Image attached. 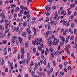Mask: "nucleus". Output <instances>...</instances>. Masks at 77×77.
<instances>
[{"instance_id": "obj_38", "label": "nucleus", "mask_w": 77, "mask_h": 77, "mask_svg": "<svg viewBox=\"0 0 77 77\" xmlns=\"http://www.w3.org/2000/svg\"><path fill=\"white\" fill-rule=\"evenodd\" d=\"M68 42V38H67L66 39L65 43L66 44Z\"/></svg>"}, {"instance_id": "obj_37", "label": "nucleus", "mask_w": 77, "mask_h": 77, "mask_svg": "<svg viewBox=\"0 0 77 77\" xmlns=\"http://www.w3.org/2000/svg\"><path fill=\"white\" fill-rule=\"evenodd\" d=\"M34 65V64L33 63V62L31 61V66H33Z\"/></svg>"}, {"instance_id": "obj_8", "label": "nucleus", "mask_w": 77, "mask_h": 77, "mask_svg": "<svg viewBox=\"0 0 77 77\" xmlns=\"http://www.w3.org/2000/svg\"><path fill=\"white\" fill-rule=\"evenodd\" d=\"M0 17H2V19L6 18L5 16V14L4 13H2L0 14Z\"/></svg>"}, {"instance_id": "obj_5", "label": "nucleus", "mask_w": 77, "mask_h": 77, "mask_svg": "<svg viewBox=\"0 0 77 77\" xmlns=\"http://www.w3.org/2000/svg\"><path fill=\"white\" fill-rule=\"evenodd\" d=\"M59 39H61V41H63V42H65V38L62 36L60 35L59 37Z\"/></svg>"}, {"instance_id": "obj_39", "label": "nucleus", "mask_w": 77, "mask_h": 77, "mask_svg": "<svg viewBox=\"0 0 77 77\" xmlns=\"http://www.w3.org/2000/svg\"><path fill=\"white\" fill-rule=\"evenodd\" d=\"M5 72H8V69L6 68L5 69Z\"/></svg>"}, {"instance_id": "obj_45", "label": "nucleus", "mask_w": 77, "mask_h": 77, "mask_svg": "<svg viewBox=\"0 0 77 77\" xmlns=\"http://www.w3.org/2000/svg\"><path fill=\"white\" fill-rule=\"evenodd\" d=\"M49 51H50L52 53H53V49L51 48H50L49 49Z\"/></svg>"}, {"instance_id": "obj_48", "label": "nucleus", "mask_w": 77, "mask_h": 77, "mask_svg": "<svg viewBox=\"0 0 77 77\" xmlns=\"http://www.w3.org/2000/svg\"><path fill=\"white\" fill-rule=\"evenodd\" d=\"M27 27H28V28H29V29H30V23H28Z\"/></svg>"}, {"instance_id": "obj_64", "label": "nucleus", "mask_w": 77, "mask_h": 77, "mask_svg": "<svg viewBox=\"0 0 77 77\" xmlns=\"http://www.w3.org/2000/svg\"><path fill=\"white\" fill-rule=\"evenodd\" d=\"M64 42H61V45H62V46H63V43H64Z\"/></svg>"}, {"instance_id": "obj_4", "label": "nucleus", "mask_w": 77, "mask_h": 77, "mask_svg": "<svg viewBox=\"0 0 77 77\" xmlns=\"http://www.w3.org/2000/svg\"><path fill=\"white\" fill-rule=\"evenodd\" d=\"M45 7V9H46L47 11H49L50 10H51V7L49 6L48 5H46Z\"/></svg>"}, {"instance_id": "obj_11", "label": "nucleus", "mask_w": 77, "mask_h": 77, "mask_svg": "<svg viewBox=\"0 0 77 77\" xmlns=\"http://www.w3.org/2000/svg\"><path fill=\"white\" fill-rule=\"evenodd\" d=\"M60 23H63V26H66V23H67V21H64L63 22V20H62L60 21Z\"/></svg>"}, {"instance_id": "obj_10", "label": "nucleus", "mask_w": 77, "mask_h": 77, "mask_svg": "<svg viewBox=\"0 0 77 77\" xmlns=\"http://www.w3.org/2000/svg\"><path fill=\"white\" fill-rule=\"evenodd\" d=\"M33 29L34 32L33 35L35 36L36 35V28H35V27H33Z\"/></svg>"}, {"instance_id": "obj_27", "label": "nucleus", "mask_w": 77, "mask_h": 77, "mask_svg": "<svg viewBox=\"0 0 77 77\" xmlns=\"http://www.w3.org/2000/svg\"><path fill=\"white\" fill-rule=\"evenodd\" d=\"M50 67V64L49 63H48V65L47 66V68L48 69H49V68Z\"/></svg>"}, {"instance_id": "obj_52", "label": "nucleus", "mask_w": 77, "mask_h": 77, "mask_svg": "<svg viewBox=\"0 0 77 77\" xmlns=\"http://www.w3.org/2000/svg\"><path fill=\"white\" fill-rule=\"evenodd\" d=\"M19 9V7H17L16 8V10L15 12H17V11H19L20 10Z\"/></svg>"}, {"instance_id": "obj_36", "label": "nucleus", "mask_w": 77, "mask_h": 77, "mask_svg": "<svg viewBox=\"0 0 77 77\" xmlns=\"http://www.w3.org/2000/svg\"><path fill=\"white\" fill-rule=\"evenodd\" d=\"M63 66H62V65L61 64H60L59 65V67L60 68V69H61L62 68Z\"/></svg>"}, {"instance_id": "obj_53", "label": "nucleus", "mask_w": 77, "mask_h": 77, "mask_svg": "<svg viewBox=\"0 0 77 77\" xmlns=\"http://www.w3.org/2000/svg\"><path fill=\"white\" fill-rule=\"evenodd\" d=\"M51 57H52V58H53L54 57V54H53V53H52L51 54Z\"/></svg>"}, {"instance_id": "obj_32", "label": "nucleus", "mask_w": 77, "mask_h": 77, "mask_svg": "<svg viewBox=\"0 0 77 77\" xmlns=\"http://www.w3.org/2000/svg\"><path fill=\"white\" fill-rule=\"evenodd\" d=\"M43 63L44 64V65H46V64H47V61H46V60H45L44 61Z\"/></svg>"}, {"instance_id": "obj_63", "label": "nucleus", "mask_w": 77, "mask_h": 77, "mask_svg": "<svg viewBox=\"0 0 77 77\" xmlns=\"http://www.w3.org/2000/svg\"><path fill=\"white\" fill-rule=\"evenodd\" d=\"M56 8V7L55 6H54L52 7V9L53 10H55Z\"/></svg>"}, {"instance_id": "obj_21", "label": "nucleus", "mask_w": 77, "mask_h": 77, "mask_svg": "<svg viewBox=\"0 0 77 77\" xmlns=\"http://www.w3.org/2000/svg\"><path fill=\"white\" fill-rule=\"evenodd\" d=\"M24 15H28V14H29V11H28L27 12L25 11L24 13Z\"/></svg>"}, {"instance_id": "obj_19", "label": "nucleus", "mask_w": 77, "mask_h": 77, "mask_svg": "<svg viewBox=\"0 0 77 77\" xmlns=\"http://www.w3.org/2000/svg\"><path fill=\"white\" fill-rule=\"evenodd\" d=\"M10 6L11 8H14L15 7H16V5L14 4H11L10 5Z\"/></svg>"}, {"instance_id": "obj_44", "label": "nucleus", "mask_w": 77, "mask_h": 77, "mask_svg": "<svg viewBox=\"0 0 77 77\" xmlns=\"http://www.w3.org/2000/svg\"><path fill=\"white\" fill-rule=\"evenodd\" d=\"M69 26V22H67V23L66 24V27H68Z\"/></svg>"}, {"instance_id": "obj_18", "label": "nucleus", "mask_w": 77, "mask_h": 77, "mask_svg": "<svg viewBox=\"0 0 77 77\" xmlns=\"http://www.w3.org/2000/svg\"><path fill=\"white\" fill-rule=\"evenodd\" d=\"M66 47L68 49H69V48H70V47H71V45L69 44H68L67 45H65Z\"/></svg>"}, {"instance_id": "obj_55", "label": "nucleus", "mask_w": 77, "mask_h": 77, "mask_svg": "<svg viewBox=\"0 0 77 77\" xmlns=\"http://www.w3.org/2000/svg\"><path fill=\"white\" fill-rule=\"evenodd\" d=\"M14 9L11 10V14H14Z\"/></svg>"}, {"instance_id": "obj_25", "label": "nucleus", "mask_w": 77, "mask_h": 77, "mask_svg": "<svg viewBox=\"0 0 77 77\" xmlns=\"http://www.w3.org/2000/svg\"><path fill=\"white\" fill-rule=\"evenodd\" d=\"M38 66V64L35 63V68H34V70L37 69V66Z\"/></svg>"}, {"instance_id": "obj_14", "label": "nucleus", "mask_w": 77, "mask_h": 77, "mask_svg": "<svg viewBox=\"0 0 77 77\" xmlns=\"http://www.w3.org/2000/svg\"><path fill=\"white\" fill-rule=\"evenodd\" d=\"M26 35H27V34L26 32H23L22 34V36L24 37L25 38H26Z\"/></svg>"}, {"instance_id": "obj_23", "label": "nucleus", "mask_w": 77, "mask_h": 77, "mask_svg": "<svg viewBox=\"0 0 77 77\" xmlns=\"http://www.w3.org/2000/svg\"><path fill=\"white\" fill-rule=\"evenodd\" d=\"M46 13L47 16H49V15H50V12L48 11H45V14Z\"/></svg>"}, {"instance_id": "obj_7", "label": "nucleus", "mask_w": 77, "mask_h": 77, "mask_svg": "<svg viewBox=\"0 0 77 77\" xmlns=\"http://www.w3.org/2000/svg\"><path fill=\"white\" fill-rule=\"evenodd\" d=\"M28 35H30L32 33V31L30 30V28H27L26 29Z\"/></svg>"}, {"instance_id": "obj_24", "label": "nucleus", "mask_w": 77, "mask_h": 77, "mask_svg": "<svg viewBox=\"0 0 77 77\" xmlns=\"http://www.w3.org/2000/svg\"><path fill=\"white\" fill-rule=\"evenodd\" d=\"M9 27V24L7 23L5 25V30H7V28Z\"/></svg>"}, {"instance_id": "obj_43", "label": "nucleus", "mask_w": 77, "mask_h": 77, "mask_svg": "<svg viewBox=\"0 0 77 77\" xmlns=\"http://www.w3.org/2000/svg\"><path fill=\"white\" fill-rule=\"evenodd\" d=\"M74 39V36H71L70 37V40L72 41Z\"/></svg>"}, {"instance_id": "obj_50", "label": "nucleus", "mask_w": 77, "mask_h": 77, "mask_svg": "<svg viewBox=\"0 0 77 77\" xmlns=\"http://www.w3.org/2000/svg\"><path fill=\"white\" fill-rule=\"evenodd\" d=\"M5 21V19H2L0 21V23H3Z\"/></svg>"}, {"instance_id": "obj_35", "label": "nucleus", "mask_w": 77, "mask_h": 77, "mask_svg": "<svg viewBox=\"0 0 77 77\" xmlns=\"http://www.w3.org/2000/svg\"><path fill=\"white\" fill-rule=\"evenodd\" d=\"M72 12V11H69L68 12V15H70L71 14V13Z\"/></svg>"}, {"instance_id": "obj_49", "label": "nucleus", "mask_w": 77, "mask_h": 77, "mask_svg": "<svg viewBox=\"0 0 77 77\" xmlns=\"http://www.w3.org/2000/svg\"><path fill=\"white\" fill-rule=\"evenodd\" d=\"M17 17V14L16 13H14V17L15 18L16 17Z\"/></svg>"}, {"instance_id": "obj_26", "label": "nucleus", "mask_w": 77, "mask_h": 77, "mask_svg": "<svg viewBox=\"0 0 77 77\" xmlns=\"http://www.w3.org/2000/svg\"><path fill=\"white\" fill-rule=\"evenodd\" d=\"M70 6L71 8H72L75 7V4H71L70 5Z\"/></svg>"}, {"instance_id": "obj_9", "label": "nucleus", "mask_w": 77, "mask_h": 77, "mask_svg": "<svg viewBox=\"0 0 77 77\" xmlns=\"http://www.w3.org/2000/svg\"><path fill=\"white\" fill-rule=\"evenodd\" d=\"M27 57L28 60H30L31 59L30 54L29 52H28L27 54Z\"/></svg>"}, {"instance_id": "obj_3", "label": "nucleus", "mask_w": 77, "mask_h": 77, "mask_svg": "<svg viewBox=\"0 0 77 77\" xmlns=\"http://www.w3.org/2000/svg\"><path fill=\"white\" fill-rule=\"evenodd\" d=\"M49 47L50 48H51V47H52V45L53 44V42H52V41L50 40V39H48V43L47 44H48L49 43Z\"/></svg>"}, {"instance_id": "obj_40", "label": "nucleus", "mask_w": 77, "mask_h": 77, "mask_svg": "<svg viewBox=\"0 0 77 77\" xmlns=\"http://www.w3.org/2000/svg\"><path fill=\"white\" fill-rule=\"evenodd\" d=\"M68 65V63L67 62H65L64 63V65L65 66H67Z\"/></svg>"}, {"instance_id": "obj_56", "label": "nucleus", "mask_w": 77, "mask_h": 77, "mask_svg": "<svg viewBox=\"0 0 77 77\" xmlns=\"http://www.w3.org/2000/svg\"><path fill=\"white\" fill-rule=\"evenodd\" d=\"M16 31L17 32H18L19 31V27H17L16 29Z\"/></svg>"}, {"instance_id": "obj_33", "label": "nucleus", "mask_w": 77, "mask_h": 77, "mask_svg": "<svg viewBox=\"0 0 77 77\" xmlns=\"http://www.w3.org/2000/svg\"><path fill=\"white\" fill-rule=\"evenodd\" d=\"M3 42L4 44H6L7 42V40H4L3 41Z\"/></svg>"}, {"instance_id": "obj_41", "label": "nucleus", "mask_w": 77, "mask_h": 77, "mask_svg": "<svg viewBox=\"0 0 77 77\" xmlns=\"http://www.w3.org/2000/svg\"><path fill=\"white\" fill-rule=\"evenodd\" d=\"M53 71V68L52 67L50 69V72L51 73H52V71Z\"/></svg>"}, {"instance_id": "obj_46", "label": "nucleus", "mask_w": 77, "mask_h": 77, "mask_svg": "<svg viewBox=\"0 0 77 77\" xmlns=\"http://www.w3.org/2000/svg\"><path fill=\"white\" fill-rule=\"evenodd\" d=\"M24 54H22L21 55V59H24Z\"/></svg>"}, {"instance_id": "obj_15", "label": "nucleus", "mask_w": 77, "mask_h": 77, "mask_svg": "<svg viewBox=\"0 0 77 77\" xmlns=\"http://www.w3.org/2000/svg\"><path fill=\"white\" fill-rule=\"evenodd\" d=\"M21 52L22 54H24V48H21Z\"/></svg>"}, {"instance_id": "obj_61", "label": "nucleus", "mask_w": 77, "mask_h": 77, "mask_svg": "<svg viewBox=\"0 0 77 77\" xmlns=\"http://www.w3.org/2000/svg\"><path fill=\"white\" fill-rule=\"evenodd\" d=\"M48 2H50L51 3L53 2V0H48Z\"/></svg>"}, {"instance_id": "obj_30", "label": "nucleus", "mask_w": 77, "mask_h": 77, "mask_svg": "<svg viewBox=\"0 0 77 77\" xmlns=\"http://www.w3.org/2000/svg\"><path fill=\"white\" fill-rule=\"evenodd\" d=\"M67 69L69 70H71H71H72V68H71V66H69L68 67Z\"/></svg>"}, {"instance_id": "obj_54", "label": "nucleus", "mask_w": 77, "mask_h": 77, "mask_svg": "<svg viewBox=\"0 0 77 77\" xmlns=\"http://www.w3.org/2000/svg\"><path fill=\"white\" fill-rule=\"evenodd\" d=\"M53 23H54V21H52V22H50L51 26H53Z\"/></svg>"}, {"instance_id": "obj_28", "label": "nucleus", "mask_w": 77, "mask_h": 77, "mask_svg": "<svg viewBox=\"0 0 77 77\" xmlns=\"http://www.w3.org/2000/svg\"><path fill=\"white\" fill-rule=\"evenodd\" d=\"M57 17H58V14H56L55 16L54 17V20H56V18H57Z\"/></svg>"}, {"instance_id": "obj_62", "label": "nucleus", "mask_w": 77, "mask_h": 77, "mask_svg": "<svg viewBox=\"0 0 77 77\" xmlns=\"http://www.w3.org/2000/svg\"><path fill=\"white\" fill-rule=\"evenodd\" d=\"M39 55V53H38V52H37L36 53V55L37 56H38Z\"/></svg>"}, {"instance_id": "obj_29", "label": "nucleus", "mask_w": 77, "mask_h": 77, "mask_svg": "<svg viewBox=\"0 0 77 77\" xmlns=\"http://www.w3.org/2000/svg\"><path fill=\"white\" fill-rule=\"evenodd\" d=\"M36 51V48H33V53H35Z\"/></svg>"}, {"instance_id": "obj_47", "label": "nucleus", "mask_w": 77, "mask_h": 77, "mask_svg": "<svg viewBox=\"0 0 77 77\" xmlns=\"http://www.w3.org/2000/svg\"><path fill=\"white\" fill-rule=\"evenodd\" d=\"M37 73L38 74H39V75L40 77H42V73H40L38 72H37Z\"/></svg>"}, {"instance_id": "obj_13", "label": "nucleus", "mask_w": 77, "mask_h": 77, "mask_svg": "<svg viewBox=\"0 0 77 77\" xmlns=\"http://www.w3.org/2000/svg\"><path fill=\"white\" fill-rule=\"evenodd\" d=\"M27 22H25L24 23H23V27H26L27 26Z\"/></svg>"}, {"instance_id": "obj_12", "label": "nucleus", "mask_w": 77, "mask_h": 77, "mask_svg": "<svg viewBox=\"0 0 77 77\" xmlns=\"http://www.w3.org/2000/svg\"><path fill=\"white\" fill-rule=\"evenodd\" d=\"M47 24L48 27L47 28L48 29V30H50L51 29V27H50V23H48Z\"/></svg>"}, {"instance_id": "obj_57", "label": "nucleus", "mask_w": 77, "mask_h": 77, "mask_svg": "<svg viewBox=\"0 0 77 77\" xmlns=\"http://www.w3.org/2000/svg\"><path fill=\"white\" fill-rule=\"evenodd\" d=\"M31 37H32L31 35H29L28 36V39L29 40H30L31 39Z\"/></svg>"}, {"instance_id": "obj_22", "label": "nucleus", "mask_w": 77, "mask_h": 77, "mask_svg": "<svg viewBox=\"0 0 77 77\" xmlns=\"http://www.w3.org/2000/svg\"><path fill=\"white\" fill-rule=\"evenodd\" d=\"M74 23H72L71 24V28H73V27H74Z\"/></svg>"}, {"instance_id": "obj_58", "label": "nucleus", "mask_w": 77, "mask_h": 77, "mask_svg": "<svg viewBox=\"0 0 77 77\" xmlns=\"http://www.w3.org/2000/svg\"><path fill=\"white\" fill-rule=\"evenodd\" d=\"M56 24H57V21H56L54 23V26H56Z\"/></svg>"}, {"instance_id": "obj_2", "label": "nucleus", "mask_w": 77, "mask_h": 77, "mask_svg": "<svg viewBox=\"0 0 77 77\" xmlns=\"http://www.w3.org/2000/svg\"><path fill=\"white\" fill-rule=\"evenodd\" d=\"M52 38H54V40H53V43L54 45H57V44L59 43V39H57L56 38L54 37V36H52Z\"/></svg>"}, {"instance_id": "obj_1", "label": "nucleus", "mask_w": 77, "mask_h": 77, "mask_svg": "<svg viewBox=\"0 0 77 77\" xmlns=\"http://www.w3.org/2000/svg\"><path fill=\"white\" fill-rule=\"evenodd\" d=\"M42 38H38L36 39L35 41L34 42L33 44L34 45H39L41 44V42H42Z\"/></svg>"}, {"instance_id": "obj_17", "label": "nucleus", "mask_w": 77, "mask_h": 77, "mask_svg": "<svg viewBox=\"0 0 77 77\" xmlns=\"http://www.w3.org/2000/svg\"><path fill=\"white\" fill-rule=\"evenodd\" d=\"M5 63V60L4 59H2L1 61V65L2 66H3V65H4V63Z\"/></svg>"}, {"instance_id": "obj_6", "label": "nucleus", "mask_w": 77, "mask_h": 77, "mask_svg": "<svg viewBox=\"0 0 77 77\" xmlns=\"http://www.w3.org/2000/svg\"><path fill=\"white\" fill-rule=\"evenodd\" d=\"M4 51V55L5 56L7 54V53H8V51L6 50V48L5 47L3 50Z\"/></svg>"}, {"instance_id": "obj_16", "label": "nucleus", "mask_w": 77, "mask_h": 77, "mask_svg": "<svg viewBox=\"0 0 77 77\" xmlns=\"http://www.w3.org/2000/svg\"><path fill=\"white\" fill-rule=\"evenodd\" d=\"M0 30L1 31L4 30V27H3V25H0Z\"/></svg>"}, {"instance_id": "obj_34", "label": "nucleus", "mask_w": 77, "mask_h": 77, "mask_svg": "<svg viewBox=\"0 0 77 77\" xmlns=\"http://www.w3.org/2000/svg\"><path fill=\"white\" fill-rule=\"evenodd\" d=\"M25 48H27L29 46H28V43L26 42L25 43Z\"/></svg>"}, {"instance_id": "obj_42", "label": "nucleus", "mask_w": 77, "mask_h": 77, "mask_svg": "<svg viewBox=\"0 0 77 77\" xmlns=\"http://www.w3.org/2000/svg\"><path fill=\"white\" fill-rule=\"evenodd\" d=\"M76 33H77V29H74V34L75 35L76 34Z\"/></svg>"}, {"instance_id": "obj_51", "label": "nucleus", "mask_w": 77, "mask_h": 77, "mask_svg": "<svg viewBox=\"0 0 77 77\" xmlns=\"http://www.w3.org/2000/svg\"><path fill=\"white\" fill-rule=\"evenodd\" d=\"M60 74L62 76H63V75H64V72H61Z\"/></svg>"}, {"instance_id": "obj_20", "label": "nucleus", "mask_w": 77, "mask_h": 77, "mask_svg": "<svg viewBox=\"0 0 77 77\" xmlns=\"http://www.w3.org/2000/svg\"><path fill=\"white\" fill-rule=\"evenodd\" d=\"M35 72L34 71H32L31 73V74L32 77H34L36 75H35Z\"/></svg>"}, {"instance_id": "obj_60", "label": "nucleus", "mask_w": 77, "mask_h": 77, "mask_svg": "<svg viewBox=\"0 0 77 77\" xmlns=\"http://www.w3.org/2000/svg\"><path fill=\"white\" fill-rule=\"evenodd\" d=\"M53 65H54V66H55L56 65V62H55V61H53Z\"/></svg>"}, {"instance_id": "obj_31", "label": "nucleus", "mask_w": 77, "mask_h": 77, "mask_svg": "<svg viewBox=\"0 0 77 77\" xmlns=\"http://www.w3.org/2000/svg\"><path fill=\"white\" fill-rule=\"evenodd\" d=\"M28 70L29 71V72H31V71H32V67H30L28 69Z\"/></svg>"}, {"instance_id": "obj_59", "label": "nucleus", "mask_w": 77, "mask_h": 77, "mask_svg": "<svg viewBox=\"0 0 77 77\" xmlns=\"http://www.w3.org/2000/svg\"><path fill=\"white\" fill-rule=\"evenodd\" d=\"M63 36H66V32H63Z\"/></svg>"}]
</instances>
